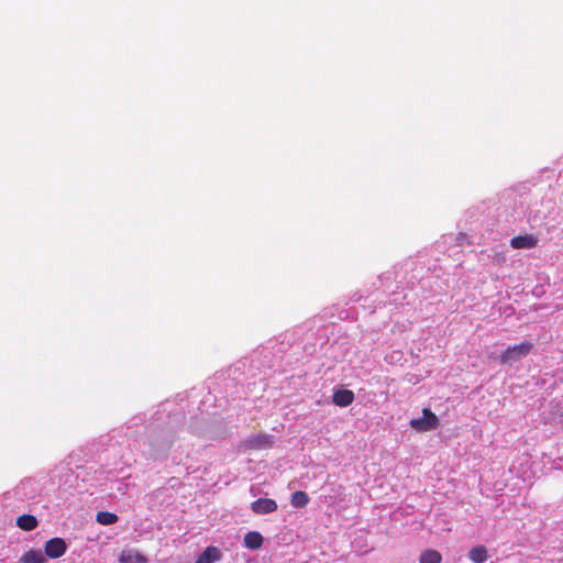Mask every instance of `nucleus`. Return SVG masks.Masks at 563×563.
Wrapping results in <instances>:
<instances>
[{"label":"nucleus","mask_w":563,"mask_h":563,"mask_svg":"<svg viewBox=\"0 0 563 563\" xmlns=\"http://www.w3.org/2000/svg\"><path fill=\"white\" fill-rule=\"evenodd\" d=\"M532 347L533 344L529 341L508 346L499 356L500 363L512 364L519 362L531 352Z\"/></svg>","instance_id":"nucleus-1"},{"label":"nucleus","mask_w":563,"mask_h":563,"mask_svg":"<svg viewBox=\"0 0 563 563\" xmlns=\"http://www.w3.org/2000/svg\"><path fill=\"white\" fill-rule=\"evenodd\" d=\"M409 424L418 432H427L435 430L440 426V420L429 408H423L422 417L410 420Z\"/></svg>","instance_id":"nucleus-2"},{"label":"nucleus","mask_w":563,"mask_h":563,"mask_svg":"<svg viewBox=\"0 0 563 563\" xmlns=\"http://www.w3.org/2000/svg\"><path fill=\"white\" fill-rule=\"evenodd\" d=\"M174 443V437L169 434H164L161 432L159 434H156L155 437H152L150 439V446L152 449V454L157 457L161 453L167 454L169 450L172 449Z\"/></svg>","instance_id":"nucleus-3"},{"label":"nucleus","mask_w":563,"mask_h":563,"mask_svg":"<svg viewBox=\"0 0 563 563\" xmlns=\"http://www.w3.org/2000/svg\"><path fill=\"white\" fill-rule=\"evenodd\" d=\"M251 509L256 515L272 514L277 510V503L271 498H258L251 504Z\"/></svg>","instance_id":"nucleus-4"},{"label":"nucleus","mask_w":563,"mask_h":563,"mask_svg":"<svg viewBox=\"0 0 563 563\" xmlns=\"http://www.w3.org/2000/svg\"><path fill=\"white\" fill-rule=\"evenodd\" d=\"M66 551V543L62 538H53L45 544V554L51 559L60 558Z\"/></svg>","instance_id":"nucleus-5"},{"label":"nucleus","mask_w":563,"mask_h":563,"mask_svg":"<svg viewBox=\"0 0 563 563\" xmlns=\"http://www.w3.org/2000/svg\"><path fill=\"white\" fill-rule=\"evenodd\" d=\"M538 244V239L531 234L514 236L510 240V246L517 250L532 249Z\"/></svg>","instance_id":"nucleus-6"},{"label":"nucleus","mask_w":563,"mask_h":563,"mask_svg":"<svg viewBox=\"0 0 563 563\" xmlns=\"http://www.w3.org/2000/svg\"><path fill=\"white\" fill-rule=\"evenodd\" d=\"M354 393L350 389H339L334 391L332 396V401L335 406L339 407H347L354 401Z\"/></svg>","instance_id":"nucleus-7"},{"label":"nucleus","mask_w":563,"mask_h":563,"mask_svg":"<svg viewBox=\"0 0 563 563\" xmlns=\"http://www.w3.org/2000/svg\"><path fill=\"white\" fill-rule=\"evenodd\" d=\"M245 445L253 450L267 449L272 446V437L267 434L253 435L245 441Z\"/></svg>","instance_id":"nucleus-8"},{"label":"nucleus","mask_w":563,"mask_h":563,"mask_svg":"<svg viewBox=\"0 0 563 563\" xmlns=\"http://www.w3.org/2000/svg\"><path fill=\"white\" fill-rule=\"evenodd\" d=\"M120 563H146L147 559L137 550H123L119 556Z\"/></svg>","instance_id":"nucleus-9"},{"label":"nucleus","mask_w":563,"mask_h":563,"mask_svg":"<svg viewBox=\"0 0 563 563\" xmlns=\"http://www.w3.org/2000/svg\"><path fill=\"white\" fill-rule=\"evenodd\" d=\"M221 560V551L217 547H208L196 560V563H214Z\"/></svg>","instance_id":"nucleus-10"},{"label":"nucleus","mask_w":563,"mask_h":563,"mask_svg":"<svg viewBox=\"0 0 563 563\" xmlns=\"http://www.w3.org/2000/svg\"><path fill=\"white\" fill-rule=\"evenodd\" d=\"M263 544V537L257 531H250L244 536V545L251 550H257Z\"/></svg>","instance_id":"nucleus-11"},{"label":"nucleus","mask_w":563,"mask_h":563,"mask_svg":"<svg viewBox=\"0 0 563 563\" xmlns=\"http://www.w3.org/2000/svg\"><path fill=\"white\" fill-rule=\"evenodd\" d=\"M487 549L484 545H476L471 549L468 558L474 563H483L487 560Z\"/></svg>","instance_id":"nucleus-12"},{"label":"nucleus","mask_w":563,"mask_h":563,"mask_svg":"<svg viewBox=\"0 0 563 563\" xmlns=\"http://www.w3.org/2000/svg\"><path fill=\"white\" fill-rule=\"evenodd\" d=\"M118 520L119 517L113 512L99 511L96 515V521L102 526L114 525L115 522H118Z\"/></svg>","instance_id":"nucleus-13"},{"label":"nucleus","mask_w":563,"mask_h":563,"mask_svg":"<svg viewBox=\"0 0 563 563\" xmlns=\"http://www.w3.org/2000/svg\"><path fill=\"white\" fill-rule=\"evenodd\" d=\"M309 503V496L302 490H297L291 495L290 504L295 508H302Z\"/></svg>","instance_id":"nucleus-14"},{"label":"nucleus","mask_w":563,"mask_h":563,"mask_svg":"<svg viewBox=\"0 0 563 563\" xmlns=\"http://www.w3.org/2000/svg\"><path fill=\"white\" fill-rule=\"evenodd\" d=\"M16 525L20 529L24 531H31L35 529V516L22 515L18 518Z\"/></svg>","instance_id":"nucleus-15"},{"label":"nucleus","mask_w":563,"mask_h":563,"mask_svg":"<svg viewBox=\"0 0 563 563\" xmlns=\"http://www.w3.org/2000/svg\"><path fill=\"white\" fill-rule=\"evenodd\" d=\"M442 556L435 550H426L420 554V563H441Z\"/></svg>","instance_id":"nucleus-16"},{"label":"nucleus","mask_w":563,"mask_h":563,"mask_svg":"<svg viewBox=\"0 0 563 563\" xmlns=\"http://www.w3.org/2000/svg\"><path fill=\"white\" fill-rule=\"evenodd\" d=\"M22 563H35V551H27L21 559Z\"/></svg>","instance_id":"nucleus-17"},{"label":"nucleus","mask_w":563,"mask_h":563,"mask_svg":"<svg viewBox=\"0 0 563 563\" xmlns=\"http://www.w3.org/2000/svg\"><path fill=\"white\" fill-rule=\"evenodd\" d=\"M45 561H46L45 558L42 554L37 553L36 562L37 563H45Z\"/></svg>","instance_id":"nucleus-18"}]
</instances>
